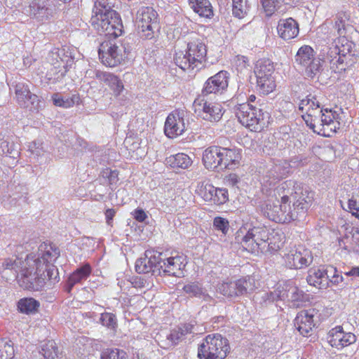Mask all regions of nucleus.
Instances as JSON below:
<instances>
[{"mask_svg":"<svg viewBox=\"0 0 359 359\" xmlns=\"http://www.w3.org/2000/svg\"><path fill=\"white\" fill-rule=\"evenodd\" d=\"M228 199V191L226 189L217 188L211 202L216 205H222L225 203Z\"/></svg>","mask_w":359,"mask_h":359,"instance_id":"49","label":"nucleus"},{"mask_svg":"<svg viewBox=\"0 0 359 359\" xmlns=\"http://www.w3.org/2000/svg\"><path fill=\"white\" fill-rule=\"evenodd\" d=\"M257 83L260 93L264 95L271 93L276 86L273 75L264 78H257Z\"/></svg>","mask_w":359,"mask_h":359,"instance_id":"41","label":"nucleus"},{"mask_svg":"<svg viewBox=\"0 0 359 359\" xmlns=\"http://www.w3.org/2000/svg\"><path fill=\"white\" fill-rule=\"evenodd\" d=\"M213 227L219 231L224 235H226L229 231V222L227 219L222 217H215L213 219Z\"/></svg>","mask_w":359,"mask_h":359,"instance_id":"46","label":"nucleus"},{"mask_svg":"<svg viewBox=\"0 0 359 359\" xmlns=\"http://www.w3.org/2000/svg\"><path fill=\"white\" fill-rule=\"evenodd\" d=\"M166 164L173 168L187 169L192 164V160L186 154L178 153L165 158Z\"/></svg>","mask_w":359,"mask_h":359,"instance_id":"35","label":"nucleus"},{"mask_svg":"<svg viewBox=\"0 0 359 359\" xmlns=\"http://www.w3.org/2000/svg\"><path fill=\"white\" fill-rule=\"evenodd\" d=\"M94 77L107 85L115 96L121 95L124 89L122 81L111 73L95 70Z\"/></svg>","mask_w":359,"mask_h":359,"instance_id":"28","label":"nucleus"},{"mask_svg":"<svg viewBox=\"0 0 359 359\" xmlns=\"http://www.w3.org/2000/svg\"><path fill=\"white\" fill-rule=\"evenodd\" d=\"M230 351L229 341L220 334L207 335L198 348L199 359H224Z\"/></svg>","mask_w":359,"mask_h":359,"instance_id":"7","label":"nucleus"},{"mask_svg":"<svg viewBox=\"0 0 359 359\" xmlns=\"http://www.w3.org/2000/svg\"><path fill=\"white\" fill-rule=\"evenodd\" d=\"M134 218L140 222H143L147 218V215L142 209H136L133 213Z\"/></svg>","mask_w":359,"mask_h":359,"instance_id":"58","label":"nucleus"},{"mask_svg":"<svg viewBox=\"0 0 359 359\" xmlns=\"http://www.w3.org/2000/svg\"><path fill=\"white\" fill-rule=\"evenodd\" d=\"M100 359H128V354L122 349L106 348L102 351Z\"/></svg>","mask_w":359,"mask_h":359,"instance_id":"44","label":"nucleus"},{"mask_svg":"<svg viewBox=\"0 0 359 359\" xmlns=\"http://www.w3.org/2000/svg\"><path fill=\"white\" fill-rule=\"evenodd\" d=\"M327 273H329L330 276L327 278V280L329 281V285L330 284L339 285V284L343 283V276L341 273H338L335 267H327Z\"/></svg>","mask_w":359,"mask_h":359,"instance_id":"48","label":"nucleus"},{"mask_svg":"<svg viewBox=\"0 0 359 359\" xmlns=\"http://www.w3.org/2000/svg\"><path fill=\"white\" fill-rule=\"evenodd\" d=\"M283 292V284L280 285L273 292L266 293V299L269 302L282 301V293Z\"/></svg>","mask_w":359,"mask_h":359,"instance_id":"53","label":"nucleus"},{"mask_svg":"<svg viewBox=\"0 0 359 359\" xmlns=\"http://www.w3.org/2000/svg\"><path fill=\"white\" fill-rule=\"evenodd\" d=\"M313 312L314 310L301 311L294 319V325L303 336H307L314 327Z\"/></svg>","mask_w":359,"mask_h":359,"instance_id":"29","label":"nucleus"},{"mask_svg":"<svg viewBox=\"0 0 359 359\" xmlns=\"http://www.w3.org/2000/svg\"><path fill=\"white\" fill-rule=\"evenodd\" d=\"M159 266H161L160 276H169L181 277L184 276L183 270L187 264L186 258L184 255H177L168 257L165 252H158Z\"/></svg>","mask_w":359,"mask_h":359,"instance_id":"15","label":"nucleus"},{"mask_svg":"<svg viewBox=\"0 0 359 359\" xmlns=\"http://www.w3.org/2000/svg\"><path fill=\"white\" fill-rule=\"evenodd\" d=\"M207 55V46L200 39H196L187 43L186 53H176L174 61L177 66L184 71H198L203 67Z\"/></svg>","mask_w":359,"mask_h":359,"instance_id":"5","label":"nucleus"},{"mask_svg":"<svg viewBox=\"0 0 359 359\" xmlns=\"http://www.w3.org/2000/svg\"><path fill=\"white\" fill-rule=\"evenodd\" d=\"M108 41H104L100 44L98 54L102 62L110 67H116L121 64L127 57L132 50V46L129 39H124L123 41H113L109 36Z\"/></svg>","mask_w":359,"mask_h":359,"instance_id":"6","label":"nucleus"},{"mask_svg":"<svg viewBox=\"0 0 359 359\" xmlns=\"http://www.w3.org/2000/svg\"><path fill=\"white\" fill-rule=\"evenodd\" d=\"M329 273H327V267L311 268L308 271L306 281L309 285L314 286L318 289H326L329 287Z\"/></svg>","mask_w":359,"mask_h":359,"instance_id":"27","label":"nucleus"},{"mask_svg":"<svg viewBox=\"0 0 359 359\" xmlns=\"http://www.w3.org/2000/svg\"><path fill=\"white\" fill-rule=\"evenodd\" d=\"M285 5H288L290 6H297L301 0H281Z\"/></svg>","mask_w":359,"mask_h":359,"instance_id":"63","label":"nucleus"},{"mask_svg":"<svg viewBox=\"0 0 359 359\" xmlns=\"http://www.w3.org/2000/svg\"><path fill=\"white\" fill-rule=\"evenodd\" d=\"M287 268L300 269L309 266L313 262L311 252L302 246L292 249L284 257Z\"/></svg>","mask_w":359,"mask_h":359,"instance_id":"19","label":"nucleus"},{"mask_svg":"<svg viewBox=\"0 0 359 359\" xmlns=\"http://www.w3.org/2000/svg\"><path fill=\"white\" fill-rule=\"evenodd\" d=\"M346 276H359V267H353L348 272H345Z\"/></svg>","mask_w":359,"mask_h":359,"instance_id":"62","label":"nucleus"},{"mask_svg":"<svg viewBox=\"0 0 359 359\" xmlns=\"http://www.w3.org/2000/svg\"><path fill=\"white\" fill-rule=\"evenodd\" d=\"M254 72L256 78L272 76L274 72L273 64L270 60H259L255 65Z\"/></svg>","mask_w":359,"mask_h":359,"instance_id":"37","label":"nucleus"},{"mask_svg":"<svg viewBox=\"0 0 359 359\" xmlns=\"http://www.w3.org/2000/svg\"><path fill=\"white\" fill-rule=\"evenodd\" d=\"M29 256V255H27L25 262H23V266L21 267L20 265L22 262L20 260H12L10 259L5 260L4 263V269L2 271L3 276H6L8 274V271H11V272L13 273V277L16 278L18 280V282L19 283V277L21 275L22 271L25 268H29V266L27 264V260Z\"/></svg>","mask_w":359,"mask_h":359,"instance_id":"34","label":"nucleus"},{"mask_svg":"<svg viewBox=\"0 0 359 359\" xmlns=\"http://www.w3.org/2000/svg\"><path fill=\"white\" fill-rule=\"evenodd\" d=\"M90 23L100 35L118 37L123 33L120 15L111 8L109 0H95Z\"/></svg>","mask_w":359,"mask_h":359,"instance_id":"4","label":"nucleus"},{"mask_svg":"<svg viewBox=\"0 0 359 359\" xmlns=\"http://www.w3.org/2000/svg\"><path fill=\"white\" fill-rule=\"evenodd\" d=\"M277 30L280 37L284 40H290L295 38L299 31L298 23L292 18L280 20Z\"/></svg>","mask_w":359,"mask_h":359,"instance_id":"30","label":"nucleus"},{"mask_svg":"<svg viewBox=\"0 0 359 359\" xmlns=\"http://www.w3.org/2000/svg\"><path fill=\"white\" fill-rule=\"evenodd\" d=\"M348 17L345 13L337 16L334 29L339 36L332 39V42L327 53L330 69L335 73H341L353 66L359 60L354 49L355 44L349 41L346 35L353 28L348 24Z\"/></svg>","mask_w":359,"mask_h":359,"instance_id":"3","label":"nucleus"},{"mask_svg":"<svg viewBox=\"0 0 359 359\" xmlns=\"http://www.w3.org/2000/svg\"><path fill=\"white\" fill-rule=\"evenodd\" d=\"M290 169V164L287 162H280L272 165L268 171V176L273 180H280L287 176Z\"/></svg>","mask_w":359,"mask_h":359,"instance_id":"38","label":"nucleus"},{"mask_svg":"<svg viewBox=\"0 0 359 359\" xmlns=\"http://www.w3.org/2000/svg\"><path fill=\"white\" fill-rule=\"evenodd\" d=\"M321 108L316 95L309 94L301 100L299 109L303 113L302 116L307 126L313 127L314 123L312 121H318Z\"/></svg>","mask_w":359,"mask_h":359,"instance_id":"18","label":"nucleus"},{"mask_svg":"<svg viewBox=\"0 0 359 359\" xmlns=\"http://www.w3.org/2000/svg\"><path fill=\"white\" fill-rule=\"evenodd\" d=\"M193 107L198 116L210 122H218L224 114L223 107L220 104L208 102L204 96L196 98Z\"/></svg>","mask_w":359,"mask_h":359,"instance_id":"14","label":"nucleus"},{"mask_svg":"<svg viewBox=\"0 0 359 359\" xmlns=\"http://www.w3.org/2000/svg\"><path fill=\"white\" fill-rule=\"evenodd\" d=\"M222 170H233L240 165L242 158L241 150L221 147Z\"/></svg>","mask_w":359,"mask_h":359,"instance_id":"26","label":"nucleus"},{"mask_svg":"<svg viewBox=\"0 0 359 359\" xmlns=\"http://www.w3.org/2000/svg\"><path fill=\"white\" fill-rule=\"evenodd\" d=\"M357 337L352 332H345L341 326L332 328L328 334L330 344L337 348L350 346L356 341Z\"/></svg>","mask_w":359,"mask_h":359,"instance_id":"24","label":"nucleus"},{"mask_svg":"<svg viewBox=\"0 0 359 359\" xmlns=\"http://www.w3.org/2000/svg\"><path fill=\"white\" fill-rule=\"evenodd\" d=\"M46 359H55L57 357L58 348L53 340H49L45 343L40 352Z\"/></svg>","mask_w":359,"mask_h":359,"instance_id":"43","label":"nucleus"},{"mask_svg":"<svg viewBox=\"0 0 359 359\" xmlns=\"http://www.w3.org/2000/svg\"><path fill=\"white\" fill-rule=\"evenodd\" d=\"M133 283L135 284V287H144V282L141 279H139L138 281L135 280V282Z\"/></svg>","mask_w":359,"mask_h":359,"instance_id":"64","label":"nucleus"},{"mask_svg":"<svg viewBox=\"0 0 359 359\" xmlns=\"http://www.w3.org/2000/svg\"><path fill=\"white\" fill-rule=\"evenodd\" d=\"M138 32L142 38L151 39L159 29L158 13L151 7L140 8L136 16Z\"/></svg>","mask_w":359,"mask_h":359,"instance_id":"12","label":"nucleus"},{"mask_svg":"<svg viewBox=\"0 0 359 359\" xmlns=\"http://www.w3.org/2000/svg\"><path fill=\"white\" fill-rule=\"evenodd\" d=\"M25 13L39 21H43L52 15L53 10L48 0H32L28 6L25 8Z\"/></svg>","mask_w":359,"mask_h":359,"instance_id":"23","label":"nucleus"},{"mask_svg":"<svg viewBox=\"0 0 359 359\" xmlns=\"http://www.w3.org/2000/svg\"><path fill=\"white\" fill-rule=\"evenodd\" d=\"M91 271V266L88 263L76 269L69 275L67 279L66 291L69 293L76 284L81 283L82 281L86 280L90 275Z\"/></svg>","mask_w":359,"mask_h":359,"instance_id":"31","label":"nucleus"},{"mask_svg":"<svg viewBox=\"0 0 359 359\" xmlns=\"http://www.w3.org/2000/svg\"><path fill=\"white\" fill-rule=\"evenodd\" d=\"M188 123H185V112L176 111L170 113L166 118L164 133L169 138H175L183 134L187 130Z\"/></svg>","mask_w":359,"mask_h":359,"instance_id":"17","label":"nucleus"},{"mask_svg":"<svg viewBox=\"0 0 359 359\" xmlns=\"http://www.w3.org/2000/svg\"><path fill=\"white\" fill-rule=\"evenodd\" d=\"M13 87L16 101L21 107L32 111H39L42 108V101L31 92L29 82H16Z\"/></svg>","mask_w":359,"mask_h":359,"instance_id":"13","label":"nucleus"},{"mask_svg":"<svg viewBox=\"0 0 359 359\" xmlns=\"http://www.w3.org/2000/svg\"><path fill=\"white\" fill-rule=\"evenodd\" d=\"M262 6L267 16H271L276 10L277 5L281 0H261Z\"/></svg>","mask_w":359,"mask_h":359,"instance_id":"50","label":"nucleus"},{"mask_svg":"<svg viewBox=\"0 0 359 359\" xmlns=\"http://www.w3.org/2000/svg\"><path fill=\"white\" fill-rule=\"evenodd\" d=\"M285 242V236L280 231L270 229L269 239L266 241V247L262 252H274L279 250Z\"/></svg>","mask_w":359,"mask_h":359,"instance_id":"33","label":"nucleus"},{"mask_svg":"<svg viewBox=\"0 0 359 359\" xmlns=\"http://www.w3.org/2000/svg\"><path fill=\"white\" fill-rule=\"evenodd\" d=\"M295 62L297 65L305 69V75L311 79L318 78L323 70L322 61L316 57L313 49L304 45L299 48L295 55Z\"/></svg>","mask_w":359,"mask_h":359,"instance_id":"11","label":"nucleus"},{"mask_svg":"<svg viewBox=\"0 0 359 359\" xmlns=\"http://www.w3.org/2000/svg\"><path fill=\"white\" fill-rule=\"evenodd\" d=\"M234 65L238 71L242 72L243 69L249 66V60L244 55H237L234 59Z\"/></svg>","mask_w":359,"mask_h":359,"instance_id":"55","label":"nucleus"},{"mask_svg":"<svg viewBox=\"0 0 359 359\" xmlns=\"http://www.w3.org/2000/svg\"><path fill=\"white\" fill-rule=\"evenodd\" d=\"M339 114L336 111L332 109H320L318 116V121H312L314 126H309L313 131L318 135L326 136L325 134V127L329 128L330 130H335L339 128Z\"/></svg>","mask_w":359,"mask_h":359,"instance_id":"20","label":"nucleus"},{"mask_svg":"<svg viewBox=\"0 0 359 359\" xmlns=\"http://www.w3.org/2000/svg\"><path fill=\"white\" fill-rule=\"evenodd\" d=\"M18 311L24 314L30 315L36 313L39 307L40 303L32 297H24L18 300L17 303Z\"/></svg>","mask_w":359,"mask_h":359,"instance_id":"36","label":"nucleus"},{"mask_svg":"<svg viewBox=\"0 0 359 359\" xmlns=\"http://www.w3.org/2000/svg\"><path fill=\"white\" fill-rule=\"evenodd\" d=\"M14 356V348L11 341L0 339V359H12Z\"/></svg>","mask_w":359,"mask_h":359,"instance_id":"45","label":"nucleus"},{"mask_svg":"<svg viewBox=\"0 0 359 359\" xmlns=\"http://www.w3.org/2000/svg\"><path fill=\"white\" fill-rule=\"evenodd\" d=\"M116 211L114 209L108 208L106 210L104 215L107 224L110 225L113 217H114Z\"/></svg>","mask_w":359,"mask_h":359,"instance_id":"60","label":"nucleus"},{"mask_svg":"<svg viewBox=\"0 0 359 359\" xmlns=\"http://www.w3.org/2000/svg\"><path fill=\"white\" fill-rule=\"evenodd\" d=\"M270 229L265 226H253L244 234L241 229L235 237L236 241L240 243L247 251L255 252L261 251L266 246V241L269 239Z\"/></svg>","mask_w":359,"mask_h":359,"instance_id":"8","label":"nucleus"},{"mask_svg":"<svg viewBox=\"0 0 359 359\" xmlns=\"http://www.w3.org/2000/svg\"><path fill=\"white\" fill-rule=\"evenodd\" d=\"M13 145H10L9 142L7 140H1L0 142V154H11Z\"/></svg>","mask_w":359,"mask_h":359,"instance_id":"56","label":"nucleus"},{"mask_svg":"<svg viewBox=\"0 0 359 359\" xmlns=\"http://www.w3.org/2000/svg\"><path fill=\"white\" fill-rule=\"evenodd\" d=\"M221 147L211 146L203 153L202 161L205 168L214 171L222 170Z\"/></svg>","mask_w":359,"mask_h":359,"instance_id":"25","label":"nucleus"},{"mask_svg":"<svg viewBox=\"0 0 359 359\" xmlns=\"http://www.w3.org/2000/svg\"><path fill=\"white\" fill-rule=\"evenodd\" d=\"M294 180H287L280 184L274 190L276 202L266 205L264 215L276 223H289L303 218L311 205L314 194L302 189ZM300 190V189H299Z\"/></svg>","mask_w":359,"mask_h":359,"instance_id":"1","label":"nucleus"},{"mask_svg":"<svg viewBox=\"0 0 359 359\" xmlns=\"http://www.w3.org/2000/svg\"><path fill=\"white\" fill-rule=\"evenodd\" d=\"M182 290L189 297H203L206 301L211 299V297L205 293L201 285L196 282H192L184 285Z\"/></svg>","mask_w":359,"mask_h":359,"instance_id":"39","label":"nucleus"},{"mask_svg":"<svg viewBox=\"0 0 359 359\" xmlns=\"http://www.w3.org/2000/svg\"><path fill=\"white\" fill-rule=\"evenodd\" d=\"M181 333V335L184 337L187 334L192 332L194 325L191 323H185L177 327Z\"/></svg>","mask_w":359,"mask_h":359,"instance_id":"57","label":"nucleus"},{"mask_svg":"<svg viewBox=\"0 0 359 359\" xmlns=\"http://www.w3.org/2000/svg\"><path fill=\"white\" fill-rule=\"evenodd\" d=\"M217 188L212 184H207L201 190L202 196L205 201L211 202Z\"/></svg>","mask_w":359,"mask_h":359,"instance_id":"52","label":"nucleus"},{"mask_svg":"<svg viewBox=\"0 0 359 359\" xmlns=\"http://www.w3.org/2000/svg\"><path fill=\"white\" fill-rule=\"evenodd\" d=\"M60 256V250L55 245L42 243L37 255L30 254L27 260L29 268L24 269L19 277V285L27 290L39 291L48 278L52 283L60 280L57 269L51 264Z\"/></svg>","mask_w":359,"mask_h":359,"instance_id":"2","label":"nucleus"},{"mask_svg":"<svg viewBox=\"0 0 359 359\" xmlns=\"http://www.w3.org/2000/svg\"><path fill=\"white\" fill-rule=\"evenodd\" d=\"M226 181L230 185L233 187L238 182V177L236 174H230L227 176Z\"/></svg>","mask_w":359,"mask_h":359,"instance_id":"61","label":"nucleus"},{"mask_svg":"<svg viewBox=\"0 0 359 359\" xmlns=\"http://www.w3.org/2000/svg\"><path fill=\"white\" fill-rule=\"evenodd\" d=\"M236 116L239 122L251 131H261L265 126L269 114L250 103L239 104L236 108Z\"/></svg>","mask_w":359,"mask_h":359,"instance_id":"9","label":"nucleus"},{"mask_svg":"<svg viewBox=\"0 0 359 359\" xmlns=\"http://www.w3.org/2000/svg\"><path fill=\"white\" fill-rule=\"evenodd\" d=\"M254 289V279L249 276L234 280L224 281L217 285V291L229 299L246 296L251 293Z\"/></svg>","mask_w":359,"mask_h":359,"instance_id":"10","label":"nucleus"},{"mask_svg":"<svg viewBox=\"0 0 359 359\" xmlns=\"http://www.w3.org/2000/svg\"><path fill=\"white\" fill-rule=\"evenodd\" d=\"M229 81V73L222 70L207 79L202 89V95L205 96L210 94L222 95L228 88Z\"/></svg>","mask_w":359,"mask_h":359,"instance_id":"16","label":"nucleus"},{"mask_svg":"<svg viewBox=\"0 0 359 359\" xmlns=\"http://www.w3.org/2000/svg\"><path fill=\"white\" fill-rule=\"evenodd\" d=\"M100 320L102 325L111 330L115 329L117 326L116 316L111 313L101 314Z\"/></svg>","mask_w":359,"mask_h":359,"instance_id":"47","label":"nucleus"},{"mask_svg":"<svg viewBox=\"0 0 359 359\" xmlns=\"http://www.w3.org/2000/svg\"><path fill=\"white\" fill-rule=\"evenodd\" d=\"M183 339V336L181 335V333L177 328L171 330L170 333L167 337V339L172 346L177 345Z\"/></svg>","mask_w":359,"mask_h":359,"instance_id":"54","label":"nucleus"},{"mask_svg":"<svg viewBox=\"0 0 359 359\" xmlns=\"http://www.w3.org/2000/svg\"><path fill=\"white\" fill-rule=\"evenodd\" d=\"M281 297L282 301L287 302L292 308L302 306L306 300V294L292 280L283 283V292Z\"/></svg>","mask_w":359,"mask_h":359,"instance_id":"21","label":"nucleus"},{"mask_svg":"<svg viewBox=\"0 0 359 359\" xmlns=\"http://www.w3.org/2000/svg\"><path fill=\"white\" fill-rule=\"evenodd\" d=\"M118 172L117 170H112L109 168H105L101 172L103 178L107 179L109 184H116L118 181Z\"/></svg>","mask_w":359,"mask_h":359,"instance_id":"51","label":"nucleus"},{"mask_svg":"<svg viewBox=\"0 0 359 359\" xmlns=\"http://www.w3.org/2000/svg\"><path fill=\"white\" fill-rule=\"evenodd\" d=\"M189 4L201 18L210 19L214 15L213 7L209 0H189Z\"/></svg>","mask_w":359,"mask_h":359,"instance_id":"32","label":"nucleus"},{"mask_svg":"<svg viewBox=\"0 0 359 359\" xmlns=\"http://www.w3.org/2000/svg\"><path fill=\"white\" fill-rule=\"evenodd\" d=\"M348 208L350 211L353 212H359V206L357 204L356 200L350 198L348 201Z\"/></svg>","mask_w":359,"mask_h":359,"instance_id":"59","label":"nucleus"},{"mask_svg":"<svg viewBox=\"0 0 359 359\" xmlns=\"http://www.w3.org/2000/svg\"><path fill=\"white\" fill-rule=\"evenodd\" d=\"M232 2L233 15L239 19L243 18L249 9L248 0H232Z\"/></svg>","mask_w":359,"mask_h":359,"instance_id":"42","label":"nucleus"},{"mask_svg":"<svg viewBox=\"0 0 359 359\" xmlns=\"http://www.w3.org/2000/svg\"><path fill=\"white\" fill-rule=\"evenodd\" d=\"M52 100L54 105L63 108H69L79 102V97L77 95H72V97L62 96L59 93H54L52 95Z\"/></svg>","mask_w":359,"mask_h":359,"instance_id":"40","label":"nucleus"},{"mask_svg":"<svg viewBox=\"0 0 359 359\" xmlns=\"http://www.w3.org/2000/svg\"><path fill=\"white\" fill-rule=\"evenodd\" d=\"M145 257L137 259L135 262V271L138 273H151L153 276L161 275V266L158 262V252L146 251Z\"/></svg>","mask_w":359,"mask_h":359,"instance_id":"22","label":"nucleus"}]
</instances>
